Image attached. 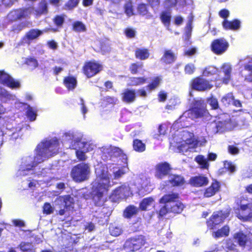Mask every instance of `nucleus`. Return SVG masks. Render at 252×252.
Masks as SVG:
<instances>
[{
  "instance_id": "23",
  "label": "nucleus",
  "mask_w": 252,
  "mask_h": 252,
  "mask_svg": "<svg viewBox=\"0 0 252 252\" xmlns=\"http://www.w3.org/2000/svg\"><path fill=\"white\" fill-rule=\"evenodd\" d=\"M139 210V208L133 205H128L124 210L123 216L125 218L131 219L138 214Z\"/></svg>"
},
{
  "instance_id": "38",
  "label": "nucleus",
  "mask_w": 252,
  "mask_h": 252,
  "mask_svg": "<svg viewBox=\"0 0 252 252\" xmlns=\"http://www.w3.org/2000/svg\"><path fill=\"white\" fill-rule=\"evenodd\" d=\"M160 19L163 24L168 26L171 20V12L168 11H164L161 13Z\"/></svg>"
},
{
  "instance_id": "16",
  "label": "nucleus",
  "mask_w": 252,
  "mask_h": 252,
  "mask_svg": "<svg viewBox=\"0 0 252 252\" xmlns=\"http://www.w3.org/2000/svg\"><path fill=\"white\" fill-rule=\"evenodd\" d=\"M232 68L231 65L227 63L222 65L219 71V77L223 83L227 84L231 79Z\"/></svg>"
},
{
  "instance_id": "40",
  "label": "nucleus",
  "mask_w": 252,
  "mask_h": 252,
  "mask_svg": "<svg viewBox=\"0 0 252 252\" xmlns=\"http://www.w3.org/2000/svg\"><path fill=\"white\" fill-rule=\"evenodd\" d=\"M195 160L201 168L207 169L208 168L209 164L204 156L199 155L195 158Z\"/></svg>"
},
{
  "instance_id": "53",
  "label": "nucleus",
  "mask_w": 252,
  "mask_h": 252,
  "mask_svg": "<svg viewBox=\"0 0 252 252\" xmlns=\"http://www.w3.org/2000/svg\"><path fill=\"white\" fill-rule=\"evenodd\" d=\"M117 101L118 99L117 98L110 96L105 97L103 99V101L106 105H112L114 106L116 104Z\"/></svg>"
},
{
  "instance_id": "1",
  "label": "nucleus",
  "mask_w": 252,
  "mask_h": 252,
  "mask_svg": "<svg viewBox=\"0 0 252 252\" xmlns=\"http://www.w3.org/2000/svg\"><path fill=\"white\" fill-rule=\"evenodd\" d=\"M59 148V141L57 139H52L42 142L36 147V153L32 163L27 165V169L32 170L45 159L56 155L58 153Z\"/></svg>"
},
{
  "instance_id": "11",
  "label": "nucleus",
  "mask_w": 252,
  "mask_h": 252,
  "mask_svg": "<svg viewBox=\"0 0 252 252\" xmlns=\"http://www.w3.org/2000/svg\"><path fill=\"white\" fill-rule=\"evenodd\" d=\"M50 29L40 30L38 29H32L27 32L22 38V42L30 45L33 40H36L44 32L48 31Z\"/></svg>"
},
{
  "instance_id": "51",
  "label": "nucleus",
  "mask_w": 252,
  "mask_h": 252,
  "mask_svg": "<svg viewBox=\"0 0 252 252\" xmlns=\"http://www.w3.org/2000/svg\"><path fill=\"white\" fill-rule=\"evenodd\" d=\"M42 212L44 214L50 215L53 213L54 209L49 202H45L43 206Z\"/></svg>"
},
{
  "instance_id": "35",
  "label": "nucleus",
  "mask_w": 252,
  "mask_h": 252,
  "mask_svg": "<svg viewBox=\"0 0 252 252\" xmlns=\"http://www.w3.org/2000/svg\"><path fill=\"white\" fill-rule=\"evenodd\" d=\"M109 230L110 235L115 237L118 236L123 233L122 227L115 224H111Z\"/></svg>"
},
{
  "instance_id": "28",
  "label": "nucleus",
  "mask_w": 252,
  "mask_h": 252,
  "mask_svg": "<svg viewBox=\"0 0 252 252\" xmlns=\"http://www.w3.org/2000/svg\"><path fill=\"white\" fill-rule=\"evenodd\" d=\"M219 183L216 181L212 183L211 186L207 188L204 193L206 197H210L214 195L219 189Z\"/></svg>"
},
{
  "instance_id": "6",
  "label": "nucleus",
  "mask_w": 252,
  "mask_h": 252,
  "mask_svg": "<svg viewBox=\"0 0 252 252\" xmlns=\"http://www.w3.org/2000/svg\"><path fill=\"white\" fill-rule=\"evenodd\" d=\"M103 69V65L95 60L86 62L82 67L83 74L88 78L100 73Z\"/></svg>"
},
{
  "instance_id": "32",
  "label": "nucleus",
  "mask_w": 252,
  "mask_h": 252,
  "mask_svg": "<svg viewBox=\"0 0 252 252\" xmlns=\"http://www.w3.org/2000/svg\"><path fill=\"white\" fill-rule=\"evenodd\" d=\"M223 28L226 30H237L240 26V22L237 20L230 22L224 20L222 23Z\"/></svg>"
},
{
  "instance_id": "27",
  "label": "nucleus",
  "mask_w": 252,
  "mask_h": 252,
  "mask_svg": "<svg viewBox=\"0 0 252 252\" xmlns=\"http://www.w3.org/2000/svg\"><path fill=\"white\" fill-rule=\"evenodd\" d=\"M48 12L47 3L45 0H42L39 3L38 7L35 10V14L37 16L46 15Z\"/></svg>"
},
{
  "instance_id": "56",
  "label": "nucleus",
  "mask_w": 252,
  "mask_h": 252,
  "mask_svg": "<svg viewBox=\"0 0 252 252\" xmlns=\"http://www.w3.org/2000/svg\"><path fill=\"white\" fill-rule=\"evenodd\" d=\"M25 63L28 65L31 66L33 68L38 66V62L37 60L32 57L28 58L25 60Z\"/></svg>"
},
{
  "instance_id": "52",
  "label": "nucleus",
  "mask_w": 252,
  "mask_h": 252,
  "mask_svg": "<svg viewBox=\"0 0 252 252\" xmlns=\"http://www.w3.org/2000/svg\"><path fill=\"white\" fill-rule=\"evenodd\" d=\"M218 72V69L214 66H209L205 68L203 71L204 76H209L213 75Z\"/></svg>"
},
{
  "instance_id": "20",
  "label": "nucleus",
  "mask_w": 252,
  "mask_h": 252,
  "mask_svg": "<svg viewBox=\"0 0 252 252\" xmlns=\"http://www.w3.org/2000/svg\"><path fill=\"white\" fill-rule=\"evenodd\" d=\"M189 183L193 187H200L207 185L208 179L204 176L192 177L190 179Z\"/></svg>"
},
{
  "instance_id": "19",
  "label": "nucleus",
  "mask_w": 252,
  "mask_h": 252,
  "mask_svg": "<svg viewBox=\"0 0 252 252\" xmlns=\"http://www.w3.org/2000/svg\"><path fill=\"white\" fill-rule=\"evenodd\" d=\"M96 170H97L98 176L99 178V181L110 184V179L111 175L108 172V167L106 165H102Z\"/></svg>"
},
{
  "instance_id": "9",
  "label": "nucleus",
  "mask_w": 252,
  "mask_h": 252,
  "mask_svg": "<svg viewBox=\"0 0 252 252\" xmlns=\"http://www.w3.org/2000/svg\"><path fill=\"white\" fill-rule=\"evenodd\" d=\"M146 242V239L143 235H140L130 237L125 242V247L131 252H136L140 250Z\"/></svg>"
},
{
  "instance_id": "43",
  "label": "nucleus",
  "mask_w": 252,
  "mask_h": 252,
  "mask_svg": "<svg viewBox=\"0 0 252 252\" xmlns=\"http://www.w3.org/2000/svg\"><path fill=\"white\" fill-rule=\"evenodd\" d=\"M234 100V96L232 93H228L224 95L221 99V102L224 106H229L232 103V101Z\"/></svg>"
},
{
  "instance_id": "62",
  "label": "nucleus",
  "mask_w": 252,
  "mask_h": 252,
  "mask_svg": "<svg viewBox=\"0 0 252 252\" xmlns=\"http://www.w3.org/2000/svg\"><path fill=\"white\" fill-rule=\"evenodd\" d=\"M176 2V5L181 6H187L192 4V1L191 0H174Z\"/></svg>"
},
{
  "instance_id": "64",
  "label": "nucleus",
  "mask_w": 252,
  "mask_h": 252,
  "mask_svg": "<svg viewBox=\"0 0 252 252\" xmlns=\"http://www.w3.org/2000/svg\"><path fill=\"white\" fill-rule=\"evenodd\" d=\"M208 102L213 108L217 109L218 108V102L216 98L211 97L208 100Z\"/></svg>"
},
{
  "instance_id": "44",
  "label": "nucleus",
  "mask_w": 252,
  "mask_h": 252,
  "mask_svg": "<svg viewBox=\"0 0 252 252\" xmlns=\"http://www.w3.org/2000/svg\"><path fill=\"white\" fill-rule=\"evenodd\" d=\"M125 13L128 16H131L134 15L133 8L132 2L130 1H127L124 5Z\"/></svg>"
},
{
  "instance_id": "50",
  "label": "nucleus",
  "mask_w": 252,
  "mask_h": 252,
  "mask_svg": "<svg viewBox=\"0 0 252 252\" xmlns=\"http://www.w3.org/2000/svg\"><path fill=\"white\" fill-rule=\"evenodd\" d=\"M26 115H27V117L31 121H34L36 118V112L34 111L33 110L32 108L30 106H29L27 108V111L26 112Z\"/></svg>"
},
{
  "instance_id": "33",
  "label": "nucleus",
  "mask_w": 252,
  "mask_h": 252,
  "mask_svg": "<svg viewBox=\"0 0 252 252\" xmlns=\"http://www.w3.org/2000/svg\"><path fill=\"white\" fill-rule=\"evenodd\" d=\"M161 81V78L159 76L154 77L151 82L146 86L147 90L149 92L155 90L159 86Z\"/></svg>"
},
{
  "instance_id": "59",
  "label": "nucleus",
  "mask_w": 252,
  "mask_h": 252,
  "mask_svg": "<svg viewBox=\"0 0 252 252\" xmlns=\"http://www.w3.org/2000/svg\"><path fill=\"white\" fill-rule=\"evenodd\" d=\"M124 33L128 38H133L135 36L136 32L134 29L131 28H127L125 29Z\"/></svg>"
},
{
  "instance_id": "58",
  "label": "nucleus",
  "mask_w": 252,
  "mask_h": 252,
  "mask_svg": "<svg viewBox=\"0 0 252 252\" xmlns=\"http://www.w3.org/2000/svg\"><path fill=\"white\" fill-rule=\"evenodd\" d=\"M172 209V207L170 208L168 207V205H164L158 211V216L160 217H163L167 214Z\"/></svg>"
},
{
  "instance_id": "17",
  "label": "nucleus",
  "mask_w": 252,
  "mask_h": 252,
  "mask_svg": "<svg viewBox=\"0 0 252 252\" xmlns=\"http://www.w3.org/2000/svg\"><path fill=\"white\" fill-rule=\"evenodd\" d=\"M212 86V85L210 84L208 81L201 78L195 79L192 83V88L198 91L210 89Z\"/></svg>"
},
{
  "instance_id": "18",
  "label": "nucleus",
  "mask_w": 252,
  "mask_h": 252,
  "mask_svg": "<svg viewBox=\"0 0 252 252\" xmlns=\"http://www.w3.org/2000/svg\"><path fill=\"white\" fill-rule=\"evenodd\" d=\"M63 83L68 91H73L77 86V78L72 75L64 77Z\"/></svg>"
},
{
  "instance_id": "37",
  "label": "nucleus",
  "mask_w": 252,
  "mask_h": 252,
  "mask_svg": "<svg viewBox=\"0 0 252 252\" xmlns=\"http://www.w3.org/2000/svg\"><path fill=\"white\" fill-rule=\"evenodd\" d=\"M72 30L77 32H85L86 31L85 25L81 21H75L72 23Z\"/></svg>"
},
{
  "instance_id": "60",
  "label": "nucleus",
  "mask_w": 252,
  "mask_h": 252,
  "mask_svg": "<svg viewBox=\"0 0 252 252\" xmlns=\"http://www.w3.org/2000/svg\"><path fill=\"white\" fill-rule=\"evenodd\" d=\"M77 158L80 161H85L87 159V156L85 153L82 151L77 150L75 152Z\"/></svg>"
},
{
  "instance_id": "15",
  "label": "nucleus",
  "mask_w": 252,
  "mask_h": 252,
  "mask_svg": "<svg viewBox=\"0 0 252 252\" xmlns=\"http://www.w3.org/2000/svg\"><path fill=\"white\" fill-rule=\"evenodd\" d=\"M229 212L227 211L215 212L210 220L208 221V225L211 228H213L216 225L222 222L229 216Z\"/></svg>"
},
{
  "instance_id": "31",
  "label": "nucleus",
  "mask_w": 252,
  "mask_h": 252,
  "mask_svg": "<svg viewBox=\"0 0 252 252\" xmlns=\"http://www.w3.org/2000/svg\"><path fill=\"white\" fill-rule=\"evenodd\" d=\"M154 202L152 197H148L143 198L139 203V209L141 211H146L147 208Z\"/></svg>"
},
{
  "instance_id": "46",
  "label": "nucleus",
  "mask_w": 252,
  "mask_h": 252,
  "mask_svg": "<svg viewBox=\"0 0 252 252\" xmlns=\"http://www.w3.org/2000/svg\"><path fill=\"white\" fill-rule=\"evenodd\" d=\"M174 195V213L179 214L182 212L184 208V205L179 200H176Z\"/></svg>"
},
{
  "instance_id": "25",
  "label": "nucleus",
  "mask_w": 252,
  "mask_h": 252,
  "mask_svg": "<svg viewBox=\"0 0 252 252\" xmlns=\"http://www.w3.org/2000/svg\"><path fill=\"white\" fill-rule=\"evenodd\" d=\"M18 248L22 252H35V248L32 242H21Z\"/></svg>"
},
{
  "instance_id": "3",
  "label": "nucleus",
  "mask_w": 252,
  "mask_h": 252,
  "mask_svg": "<svg viewBox=\"0 0 252 252\" xmlns=\"http://www.w3.org/2000/svg\"><path fill=\"white\" fill-rule=\"evenodd\" d=\"M59 210L56 215L64 216L63 220H71L72 214L75 211V200L74 198L69 194L60 196L57 203Z\"/></svg>"
},
{
  "instance_id": "13",
  "label": "nucleus",
  "mask_w": 252,
  "mask_h": 252,
  "mask_svg": "<svg viewBox=\"0 0 252 252\" xmlns=\"http://www.w3.org/2000/svg\"><path fill=\"white\" fill-rule=\"evenodd\" d=\"M228 46V43L225 39L220 38L212 42L211 50L216 54L221 55L227 50Z\"/></svg>"
},
{
  "instance_id": "7",
  "label": "nucleus",
  "mask_w": 252,
  "mask_h": 252,
  "mask_svg": "<svg viewBox=\"0 0 252 252\" xmlns=\"http://www.w3.org/2000/svg\"><path fill=\"white\" fill-rule=\"evenodd\" d=\"M205 109V103L201 98H197L194 100L192 108L184 113L183 116L180 118L183 119L184 117L189 118L193 119L201 116Z\"/></svg>"
},
{
  "instance_id": "26",
  "label": "nucleus",
  "mask_w": 252,
  "mask_h": 252,
  "mask_svg": "<svg viewBox=\"0 0 252 252\" xmlns=\"http://www.w3.org/2000/svg\"><path fill=\"white\" fill-rule=\"evenodd\" d=\"M106 153L109 155L110 159H111L112 158L118 157L123 155L126 156L124 154L123 150L117 147L107 148L106 150Z\"/></svg>"
},
{
  "instance_id": "49",
  "label": "nucleus",
  "mask_w": 252,
  "mask_h": 252,
  "mask_svg": "<svg viewBox=\"0 0 252 252\" xmlns=\"http://www.w3.org/2000/svg\"><path fill=\"white\" fill-rule=\"evenodd\" d=\"M79 1L80 0H68L65 3L64 6L67 10H72L78 5Z\"/></svg>"
},
{
  "instance_id": "24",
  "label": "nucleus",
  "mask_w": 252,
  "mask_h": 252,
  "mask_svg": "<svg viewBox=\"0 0 252 252\" xmlns=\"http://www.w3.org/2000/svg\"><path fill=\"white\" fill-rule=\"evenodd\" d=\"M248 61H246V63H248L245 66L244 72L242 73V75L245 77V79L249 82H252V59H248Z\"/></svg>"
},
{
  "instance_id": "36",
  "label": "nucleus",
  "mask_w": 252,
  "mask_h": 252,
  "mask_svg": "<svg viewBox=\"0 0 252 252\" xmlns=\"http://www.w3.org/2000/svg\"><path fill=\"white\" fill-rule=\"evenodd\" d=\"M130 86H137L142 85L147 82V79L144 77H132L130 78Z\"/></svg>"
},
{
  "instance_id": "22",
  "label": "nucleus",
  "mask_w": 252,
  "mask_h": 252,
  "mask_svg": "<svg viewBox=\"0 0 252 252\" xmlns=\"http://www.w3.org/2000/svg\"><path fill=\"white\" fill-rule=\"evenodd\" d=\"M28 9L19 8L15 9L11 12L12 21H18L25 18L27 16Z\"/></svg>"
},
{
  "instance_id": "57",
  "label": "nucleus",
  "mask_w": 252,
  "mask_h": 252,
  "mask_svg": "<svg viewBox=\"0 0 252 252\" xmlns=\"http://www.w3.org/2000/svg\"><path fill=\"white\" fill-rule=\"evenodd\" d=\"M185 183L184 178L180 175H174V186H182Z\"/></svg>"
},
{
  "instance_id": "63",
  "label": "nucleus",
  "mask_w": 252,
  "mask_h": 252,
  "mask_svg": "<svg viewBox=\"0 0 252 252\" xmlns=\"http://www.w3.org/2000/svg\"><path fill=\"white\" fill-rule=\"evenodd\" d=\"M147 1L149 4L153 8L158 7L160 4V0H147Z\"/></svg>"
},
{
  "instance_id": "10",
  "label": "nucleus",
  "mask_w": 252,
  "mask_h": 252,
  "mask_svg": "<svg viewBox=\"0 0 252 252\" xmlns=\"http://www.w3.org/2000/svg\"><path fill=\"white\" fill-rule=\"evenodd\" d=\"M0 84L12 89L19 88L21 86L18 81L15 80L3 70H0Z\"/></svg>"
},
{
  "instance_id": "5",
  "label": "nucleus",
  "mask_w": 252,
  "mask_h": 252,
  "mask_svg": "<svg viewBox=\"0 0 252 252\" xmlns=\"http://www.w3.org/2000/svg\"><path fill=\"white\" fill-rule=\"evenodd\" d=\"M111 185L108 183L98 181L92 187V199L95 206H100L103 203V197L107 194Z\"/></svg>"
},
{
  "instance_id": "39",
  "label": "nucleus",
  "mask_w": 252,
  "mask_h": 252,
  "mask_svg": "<svg viewBox=\"0 0 252 252\" xmlns=\"http://www.w3.org/2000/svg\"><path fill=\"white\" fill-rule=\"evenodd\" d=\"M28 27V24L25 22H20L13 25L10 31L14 33H18L20 31Z\"/></svg>"
},
{
  "instance_id": "29",
  "label": "nucleus",
  "mask_w": 252,
  "mask_h": 252,
  "mask_svg": "<svg viewBox=\"0 0 252 252\" xmlns=\"http://www.w3.org/2000/svg\"><path fill=\"white\" fill-rule=\"evenodd\" d=\"M149 49L147 48H137L135 51V57L140 60L147 59L150 56Z\"/></svg>"
},
{
  "instance_id": "21",
  "label": "nucleus",
  "mask_w": 252,
  "mask_h": 252,
  "mask_svg": "<svg viewBox=\"0 0 252 252\" xmlns=\"http://www.w3.org/2000/svg\"><path fill=\"white\" fill-rule=\"evenodd\" d=\"M135 98L136 92L135 90L127 89L122 94V100L126 103H131L135 100Z\"/></svg>"
},
{
  "instance_id": "48",
  "label": "nucleus",
  "mask_w": 252,
  "mask_h": 252,
  "mask_svg": "<svg viewBox=\"0 0 252 252\" xmlns=\"http://www.w3.org/2000/svg\"><path fill=\"white\" fill-rule=\"evenodd\" d=\"M173 202V193L165 194L159 200V203L168 205L170 202Z\"/></svg>"
},
{
  "instance_id": "2",
  "label": "nucleus",
  "mask_w": 252,
  "mask_h": 252,
  "mask_svg": "<svg viewBox=\"0 0 252 252\" xmlns=\"http://www.w3.org/2000/svg\"><path fill=\"white\" fill-rule=\"evenodd\" d=\"M178 137L179 141L177 142L176 149L179 152L185 153L188 151H195L198 146V141L194 138L192 132L183 130L179 131Z\"/></svg>"
},
{
  "instance_id": "55",
  "label": "nucleus",
  "mask_w": 252,
  "mask_h": 252,
  "mask_svg": "<svg viewBox=\"0 0 252 252\" xmlns=\"http://www.w3.org/2000/svg\"><path fill=\"white\" fill-rule=\"evenodd\" d=\"M142 67V64H139L137 63H132L129 66V70L132 74H136L138 72V69Z\"/></svg>"
},
{
  "instance_id": "42",
  "label": "nucleus",
  "mask_w": 252,
  "mask_h": 252,
  "mask_svg": "<svg viewBox=\"0 0 252 252\" xmlns=\"http://www.w3.org/2000/svg\"><path fill=\"white\" fill-rule=\"evenodd\" d=\"M173 60V54L170 51H165L161 58V61L165 64L171 63Z\"/></svg>"
},
{
  "instance_id": "54",
  "label": "nucleus",
  "mask_w": 252,
  "mask_h": 252,
  "mask_svg": "<svg viewBox=\"0 0 252 252\" xmlns=\"http://www.w3.org/2000/svg\"><path fill=\"white\" fill-rule=\"evenodd\" d=\"M126 173L124 167H121L118 170L113 172V179L117 180Z\"/></svg>"
},
{
  "instance_id": "61",
  "label": "nucleus",
  "mask_w": 252,
  "mask_h": 252,
  "mask_svg": "<svg viewBox=\"0 0 252 252\" xmlns=\"http://www.w3.org/2000/svg\"><path fill=\"white\" fill-rule=\"evenodd\" d=\"M195 69V66L192 63H188L185 67V71L188 74H192Z\"/></svg>"
},
{
  "instance_id": "34",
  "label": "nucleus",
  "mask_w": 252,
  "mask_h": 252,
  "mask_svg": "<svg viewBox=\"0 0 252 252\" xmlns=\"http://www.w3.org/2000/svg\"><path fill=\"white\" fill-rule=\"evenodd\" d=\"M229 233V228L225 225L213 233V236L216 238L227 236Z\"/></svg>"
},
{
  "instance_id": "12",
  "label": "nucleus",
  "mask_w": 252,
  "mask_h": 252,
  "mask_svg": "<svg viewBox=\"0 0 252 252\" xmlns=\"http://www.w3.org/2000/svg\"><path fill=\"white\" fill-rule=\"evenodd\" d=\"M155 169V177L158 179H161L169 174L172 168L168 162H161L156 164Z\"/></svg>"
},
{
  "instance_id": "8",
  "label": "nucleus",
  "mask_w": 252,
  "mask_h": 252,
  "mask_svg": "<svg viewBox=\"0 0 252 252\" xmlns=\"http://www.w3.org/2000/svg\"><path fill=\"white\" fill-rule=\"evenodd\" d=\"M239 208L236 212V216L238 219L243 221L251 220H252V202H247V201L243 199L239 203Z\"/></svg>"
},
{
  "instance_id": "41",
  "label": "nucleus",
  "mask_w": 252,
  "mask_h": 252,
  "mask_svg": "<svg viewBox=\"0 0 252 252\" xmlns=\"http://www.w3.org/2000/svg\"><path fill=\"white\" fill-rule=\"evenodd\" d=\"M168 126L165 124H161L158 126V133L153 135L154 139H158V137L161 135H165L167 133Z\"/></svg>"
},
{
  "instance_id": "14",
  "label": "nucleus",
  "mask_w": 252,
  "mask_h": 252,
  "mask_svg": "<svg viewBox=\"0 0 252 252\" xmlns=\"http://www.w3.org/2000/svg\"><path fill=\"white\" fill-rule=\"evenodd\" d=\"M234 239L241 247L252 245V233L244 234L242 232L236 233L234 235Z\"/></svg>"
},
{
  "instance_id": "4",
  "label": "nucleus",
  "mask_w": 252,
  "mask_h": 252,
  "mask_svg": "<svg viewBox=\"0 0 252 252\" xmlns=\"http://www.w3.org/2000/svg\"><path fill=\"white\" fill-rule=\"evenodd\" d=\"M91 173L88 163L82 162L74 166L70 171V176L76 183H82L89 179Z\"/></svg>"
},
{
  "instance_id": "47",
  "label": "nucleus",
  "mask_w": 252,
  "mask_h": 252,
  "mask_svg": "<svg viewBox=\"0 0 252 252\" xmlns=\"http://www.w3.org/2000/svg\"><path fill=\"white\" fill-rule=\"evenodd\" d=\"M54 24L58 28H61L64 22V17L63 15H56L53 19Z\"/></svg>"
},
{
  "instance_id": "45",
  "label": "nucleus",
  "mask_w": 252,
  "mask_h": 252,
  "mask_svg": "<svg viewBox=\"0 0 252 252\" xmlns=\"http://www.w3.org/2000/svg\"><path fill=\"white\" fill-rule=\"evenodd\" d=\"M137 13L141 15H146L148 13V5L145 3H141L137 5Z\"/></svg>"
},
{
  "instance_id": "30",
  "label": "nucleus",
  "mask_w": 252,
  "mask_h": 252,
  "mask_svg": "<svg viewBox=\"0 0 252 252\" xmlns=\"http://www.w3.org/2000/svg\"><path fill=\"white\" fill-rule=\"evenodd\" d=\"M132 147L133 150L138 153H142L146 150V144L138 139L133 140Z\"/></svg>"
}]
</instances>
